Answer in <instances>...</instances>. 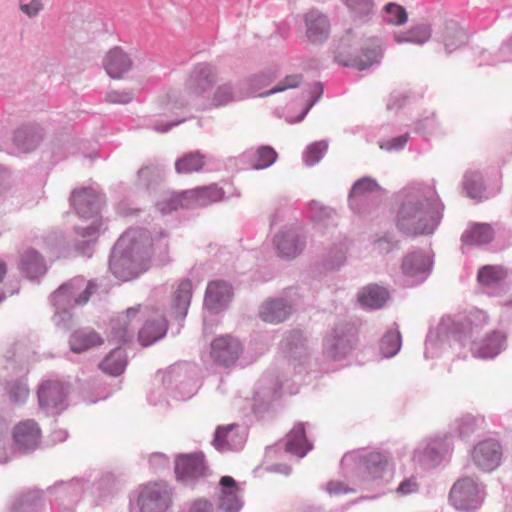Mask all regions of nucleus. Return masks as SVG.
Returning <instances> with one entry per match:
<instances>
[{
    "label": "nucleus",
    "instance_id": "obj_1",
    "mask_svg": "<svg viewBox=\"0 0 512 512\" xmlns=\"http://www.w3.org/2000/svg\"><path fill=\"white\" fill-rule=\"evenodd\" d=\"M167 252L168 241L164 231L151 237L150 232L144 228H130L114 245L109 269L117 279L129 281L148 269L152 255L165 257Z\"/></svg>",
    "mask_w": 512,
    "mask_h": 512
},
{
    "label": "nucleus",
    "instance_id": "obj_2",
    "mask_svg": "<svg viewBox=\"0 0 512 512\" xmlns=\"http://www.w3.org/2000/svg\"><path fill=\"white\" fill-rule=\"evenodd\" d=\"M396 225L407 235H429L441 222L444 205L433 185L415 182L396 196Z\"/></svg>",
    "mask_w": 512,
    "mask_h": 512
},
{
    "label": "nucleus",
    "instance_id": "obj_3",
    "mask_svg": "<svg viewBox=\"0 0 512 512\" xmlns=\"http://www.w3.org/2000/svg\"><path fill=\"white\" fill-rule=\"evenodd\" d=\"M217 78L218 72L213 65L206 62L194 65L185 80L184 94L173 90L161 100L163 113H174L191 104L203 105Z\"/></svg>",
    "mask_w": 512,
    "mask_h": 512
},
{
    "label": "nucleus",
    "instance_id": "obj_4",
    "mask_svg": "<svg viewBox=\"0 0 512 512\" xmlns=\"http://www.w3.org/2000/svg\"><path fill=\"white\" fill-rule=\"evenodd\" d=\"M70 202L79 218L92 221L86 227H75L76 233L85 238L76 249L80 254L91 257L92 241L97 237L102 226L99 213L104 202L103 195L94 187H83L72 192Z\"/></svg>",
    "mask_w": 512,
    "mask_h": 512
},
{
    "label": "nucleus",
    "instance_id": "obj_5",
    "mask_svg": "<svg viewBox=\"0 0 512 512\" xmlns=\"http://www.w3.org/2000/svg\"><path fill=\"white\" fill-rule=\"evenodd\" d=\"M341 470L346 478L355 479L360 484L380 486L392 477L388 457L381 452L346 453L341 460Z\"/></svg>",
    "mask_w": 512,
    "mask_h": 512
},
{
    "label": "nucleus",
    "instance_id": "obj_6",
    "mask_svg": "<svg viewBox=\"0 0 512 512\" xmlns=\"http://www.w3.org/2000/svg\"><path fill=\"white\" fill-rule=\"evenodd\" d=\"M95 285L83 277H75L62 284L52 295L51 302L55 308L53 316L54 324L67 330L72 325L73 308L88 302Z\"/></svg>",
    "mask_w": 512,
    "mask_h": 512
},
{
    "label": "nucleus",
    "instance_id": "obj_7",
    "mask_svg": "<svg viewBox=\"0 0 512 512\" xmlns=\"http://www.w3.org/2000/svg\"><path fill=\"white\" fill-rule=\"evenodd\" d=\"M174 489L163 480L140 485L133 493L131 502L139 512H167L173 505Z\"/></svg>",
    "mask_w": 512,
    "mask_h": 512
},
{
    "label": "nucleus",
    "instance_id": "obj_8",
    "mask_svg": "<svg viewBox=\"0 0 512 512\" xmlns=\"http://www.w3.org/2000/svg\"><path fill=\"white\" fill-rule=\"evenodd\" d=\"M454 450L451 433L435 434L423 438L413 450L412 459L423 467L434 468L448 460Z\"/></svg>",
    "mask_w": 512,
    "mask_h": 512
},
{
    "label": "nucleus",
    "instance_id": "obj_9",
    "mask_svg": "<svg viewBox=\"0 0 512 512\" xmlns=\"http://www.w3.org/2000/svg\"><path fill=\"white\" fill-rule=\"evenodd\" d=\"M464 323L451 316H443L436 328L431 329L425 342L424 356L426 359L437 358L449 345L451 339L462 340Z\"/></svg>",
    "mask_w": 512,
    "mask_h": 512
},
{
    "label": "nucleus",
    "instance_id": "obj_10",
    "mask_svg": "<svg viewBox=\"0 0 512 512\" xmlns=\"http://www.w3.org/2000/svg\"><path fill=\"white\" fill-rule=\"evenodd\" d=\"M485 496V486L474 478L466 476L453 484L449 501L459 511L475 512L482 506Z\"/></svg>",
    "mask_w": 512,
    "mask_h": 512
},
{
    "label": "nucleus",
    "instance_id": "obj_11",
    "mask_svg": "<svg viewBox=\"0 0 512 512\" xmlns=\"http://www.w3.org/2000/svg\"><path fill=\"white\" fill-rule=\"evenodd\" d=\"M197 372L198 369L193 364L174 365L164 374L163 384L166 389L171 390L175 399H190L198 389Z\"/></svg>",
    "mask_w": 512,
    "mask_h": 512
},
{
    "label": "nucleus",
    "instance_id": "obj_12",
    "mask_svg": "<svg viewBox=\"0 0 512 512\" xmlns=\"http://www.w3.org/2000/svg\"><path fill=\"white\" fill-rule=\"evenodd\" d=\"M348 41V36L341 40L339 51L335 56V60L340 65L354 67L358 70H365L380 62L383 55L380 39H368L361 48V53L359 55H352L345 50Z\"/></svg>",
    "mask_w": 512,
    "mask_h": 512
},
{
    "label": "nucleus",
    "instance_id": "obj_13",
    "mask_svg": "<svg viewBox=\"0 0 512 512\" xmlns=\"http://www.w3.org/2000/svg\"><path fill=\"white\" fill-rule=\"evenodd\" d=\"M86 480L73 478L69 481L56 482L48 488L52 512L74 511V506L85 494Z\"/></svg>",
    "mask_w": 512,
    "mask_h": 512
},
{
    "label": "nucleus",
    "instance_id": "obj_14",
    "mask_svg": "<svg viewBox=\"0 0 512 512\" xmlns=\"http://www.w3.org/2000/svg\"><path fill=\"white\" fill-rule=\"evenodd\" d=\"M70 385L57 379L42 381L37 390L40 410L47 415H58L68 407Z\"/></svg>",
    "mask_w": 512,
    "mask_h": 512
},
{
    "label": "nucleus",
    "instance_id": "obj_15",
    "mask_svg": "<svg viewBox=\"0 0 512 512\" xmlns=\"http://www.w3.org/2000/svg\"><path fill=\"white\" fill-rule=\"evenodd\" d=\"M357 329L349 322L336 324L325 337L323 347L325 354L334 360L345 358L356 346Z\"/></svg>",
    "mask_w": 512,
    "mask_h": 512
},
{
    "label": "nucleus",
    "instance_id": "obj_16",
    "mask_svg": "<svg viewBox=\"0 0 512 512\" xmlns=\"http://www.w3.org/2000/svg\"><path fill=\"white\" fill-rule=\"evenodd\" d=\"M502 456V445L494 438L479 441L470 452L472 463L477 469L486 473H490L500 466Z\"/></svg>",
    "mask_w": 512,
    "mask_h": 512
},
{
    "label": "nucleus",
    "instance_id": "obj_17",
    "mask_svg": "<svg viewBox=\"0 0 512 512\" xmlns=\"http://www.w3.org/2000/svg\"><path fill=\"white\" fill-rule=\"evenodd\" d=\"M207 467L202 453L178 455L175 459L177 480L189 485L206 476Z\"/></svg>",
    "mask_w": 512,
    "mask_h": 512
},
{
    "label": "nucleus",
    "instance_id": "obj_18",
    "mask_svg": "<svg viewBox=\"0 0 512 512\" xmlns=\"http://www.w3.org/2000/svg\"><path fill=\"white\" fill-rule=\"evenodd\" d=\"M218 509L222 512H240L244 506L243 489L231 476H223L217 492Z\"/></svg>",
    "mask_w": 512,
    "mask_h": 512
},
{
    "label": "nucleus",
    "instance_id": "obj_19",
    "mask_svg": "<svg viewBox=\"0 0 512 512\" xmlns=\"http://www.w3.org/2000/svg\"><path fill=\"white\" fill-rule=\"evenodd\" d=\"M247 440L246 429L238 424L218 426L215 430L212 445L217 451H239Z\"/></svg>",
    "mask_w": 512,
    "mask_h": 512
},
{
    "label": "nucleus",
    "instance_id": "obj_20",
    "mask_svg": "<svg viewBox=\"0 0 512 512\" xmlns=\"http://www.w3.org/2000/svg\"><path fill=\"white\" fill-rule=\"evenodd\" d=\"M138 314L139 308L131 307L125 313L112 318L110 321L109 339L117 343L130 341L134 337L135 330L140 321Z\"/></svg>",
    "mask_w": 512,
    "mask_h": 512
},
{
    "label": "nucleus",
    "instance_id": "obj_21",
    "mask_svg": "<svg viewBox=\"0 0 512 512\" xmlns=\"http://www.w3.org/2000/svg\"><path fill=\"white\" fill-rule=\"evenodd\" d=\"M243 352L239 339L226 335L215 338L211 343V357L219 365L230 367Z\"/></svg>",
    "mask_w": 512,
    "mask_h": 512
},
{
    "label": "nucleus",
    "instance_id": "obj_22",
    "mask_svg": "<svg viewBox=\"0 0 512 512\" xmlns=\"http://www.w3.org/2000/svg\"><path fill=\"white\" fill-rule=\"evenodd\" d=\"M508 271L501 265H484L479 268L477 282L482 291L490 296H497L504 290Z\"/></svg>",
    "mask_w": 512,
    "mask_h": 512
},
{
    "label": "nucleus",
    "instance_id": "obj_23",
    "mask_svg": "<svg viewBox=\"0 0 512 512\" xmlns=\"http://www.w3.org/2000/svg\"><path fill=\"white\" fill-rule=\"evenodd\" d=\"M276 448H283L286 453L303 458L312 450L313 445L306 438L304 424L298 423L290 430L282 442L278 443L275 447H268L267 453L275 451Z\"/></svg>",
    "mask_w": 512,
    "mask_h": 512
},
{
    "label": "nucleus",
    "instance_id": "obj_24",
    "mask_svg": "<svg viewBox=\"0 0 512 512\" xmlns=\"http://www.w3.org/2000/svg\"><path fill=\"white\" fill-rule=\"evenodd\" d=\"M506 334L501 330H493L471 344V353L476 358L493 359L506 349Z\"/></svg>",
    "mask_w": 512,
    "mask_h": 512
},
{
    "label": "nucleus",
    "instance_id": "obj_25",
    "mask_svg": "<svg viewBox=\"0 0 512 512\" xmlns=\"http://www.w3.org/2000/svg\"><path fill=\"white\" fill-rule=\"evenodd\" d=\"M18 361L21 362L22 357L18 354H14L13 359L10 361V365L13 370H17L15 374L19 377L7 381L5 385V391L11 402L15 404H24L30 394L28 383L25 378L29 369L25 364H20L19 368H17L16 364Z\"/></svg>",
    "mask_w": 512,
    "mask_h": 512
},
{
    "label": "nucleus",
    "instance_id": "obj_26",
    "mask_svg": "<svg viewBox=\"0 0 512 512\" xmlns=\"http://www.w3.org/2000/svg\"><path fill=\"white\" fill-rule=\"evenodd\" d=\"M41 430L32 419L19 422L13 429V439L17 450L29 453L38 448Z\"/></svg>",
    "mask_w": 512,
    "mask_h": 512
},
{
    "label": "nucleus",
    "instance_id": "obj_27",
    "mask_svg": "<svg viewBox=\"0 0 512 512\" xmlns=\"http://www.w3.org/2000/svg\"><path fill=\"white\" fill-rule=\"evenodd\" d=\"M273 244L279 256L294 258L303 250L305 240L297 228L284 227L274 236Z\"/></svg>",
    "mask_w": 512,
    "mask_h": 512
},
{
    "label": "nucleus",
    "instance_id": "obj_28",
    "mask_svg": "<svg viewBox=\"0 0 512 512\" xmlns=\"http://www.w3.org/2000/svg\"><path fill=\"white\" fill-rule=\"evenodd\" d=\"M432 257L423 250H416L407 254L402 262L403 275L416 278V283L424 281L432 269Z\"/></svg>",
    "mask_w": 512,
    "mask_h": 512
},
{
    "label": "nucleus",
    "instance_id": "obj_29",
    "mask_svg": "<svg viewBox=\"0 0 512 512\" xmlns=\"http://www.w3.org/2000/svg\"><path fill=\"white\" fill-rule=\"evenodd\" d=\"M377 181L371 177H363L357 180L349 193L348 201L350 208L358 214L367 212L366 204L371 194L380 191Z\"/></svg>",
    "mask_w": 512,
    "mask_h": 512
},
{
    "label": "nucleus",
    "instance_id": "obj_30",
    "mask_svg": "<svg viewBox=\"0 0 512 512\" xmlns=\"http://www.w3.org/2000/svg\"><path fill=\"white\" fill-rule=\"evenodd\" d=\"M231 298L232 287L227 282L212 281L206 288L204 306L212 313H219L228 306Z\"/></svg>",
    "mask_w": 512,
    "mask_h": 512
},
{
    "label": "nucleus",
    "instance_id": "obj_31",
    "mask_svg": "<svg viewBox=\"0 0 512 512\" xmlns=\"http://www.w3.org/2000/svg\"><path fill=\"white\" fill-rule=\"evenodd\" d=\"M293 312V305L283 297L267 299L259 308V317L270 324L284 322Z\"/></svg>",
    "mask_w": 512,
    "mask_h": 512
},
{
    "label": "nucleus",
    "instance_id": "obj_32",
    "mask_svg": "<svg viewBox=\"0 0 512 512\" xmlns=\"http://www.w3.org/2000/svg\"><path fill=\"white\" fill-rule=\"evenodd\" d=\"M102 65L111 78L122 79L132 69L133 62L121 47H113L106 53Z\"/></svg>",
    "mask_w": 512,
    "mask_h": 512
},
{
    "label": "nucleus",
    "instance_id": "obj_33",
    "mask_svg": "<svg viewBox=\"0 0 512 512\" xmlns=\"http://www.w3.org/2000/svg\"><path fill=\"white\" fill-rule=\"evenodd\" d=\"M223 196L224 191L216 184L197 187L183 192L186 208L205 207L220 201Z\"/></svg>",
    "mask_w": 512,
    "mask_h": 512
},
{
    "label": "nucleus",
    "instance_id": "obj_34",
    "mask_svg": "<svg viewBox=\"0 0 512 512\" xmlns=\"http://www.w3.org/2000/svg\"><path fill=\"white\" fill-rule=\"evenodd\" d=\"M167 321L162 314L155 312L148 317L138 332V340L142 346H149L162 339L167 332Z\"/></svg>",
    "mask_w": 512,
    "mask_h": 512
},
{
    "label": "nucleus",
    "instance_id": "obj_35",
    "mask_svg": "<svg viewBox=\"0 0 512 512\" xmlns=\"http://www.w3.org/2000/svg\"><path fill=\"white\" fill-rule=\"evenodd\" d=\"M306 34L313 43H321L327 39L330 23L326 15L318 10H310L305 16Z\"/></svg>",
    "mask_w": 512,
    "mask_h": 512
},
{
    "label": "nucleus",
    "instance_id": "obj_36",
    "mask_svg": "<svg viewBox=\"0 0 512 512\" xmlns=\"http://www.w3.org/2000/svg\"><path fill=\"white\" fill-rule=\"evenodd\" d=\"M118 488L116 477L110 473H103L91 485L86 481L85 494L90 496L96 503L104 501L112 496Z\"/></svg>",
    "mask_w": 512,
    "mask_h": 512
},
{
    "label": "nucleus",
    "instance_id": "obj_37",
    "mask_svg": "<svg viewBox=\"0 0 512 512\" xmlns=\"http://www.w3.org/2000/svg\"><path fill=\"white\" fill-rule=\"evenodd\" d=\"M9 512H44L42 493L32 489L17 494L11 501Z\"/></svg>",
    "mask_w": 512,
    "mask_h": 512
},
{
    "label": "nucleus",
    "instance_id": "obj_38",
    "mask_svg": "<svg viewBox=\"0 0 512 512\" xmlns=\"http://www.w3.org/2000/svg\"><path fill=\"white\" fill-rule=\"evenodd\" d=\"M349 240L343 235H339L336 242L332 244L323 257V267L327 271H337L344 266L349 249Z\"/></svg>",
    "mask_w": 512,
    "mask_h": 512
},
{
    "label": "nucleus",
    "instance_id": "obj_39",
    "mask_svg": "<svg viewBox=\"0 0 512 512\" xmlns=\"http://www.w3.org/2000/svg\"><path fill=\"white\" fill-rule=\"evenodd\" d=\"M192 297V283L184 279L178 284L172 298L171 316L175 319H184L187 315Z\"/></svg>",
    "mask_w": 512,
    "mask_h": 512
},
{
    "label": "nucleus",
    "instance_id": "obj_40",
    "mask_svg": "<svg viewBox=\"0 0 512 512\" xmlns=\"http://www.w3.org/2000/svg\"><path fill=\"white\" fill-rule=\"evenodd\" d=\"M42 129L36 125L23 126L15 131L14 144L22 152L34 150L42 141Z\"/></svg>",
    "mask_w": 512,
    "mask_h": 512
},
{
    "label": "nucleus",
    "instance_id": "obj_41",
    "mask_svg": "<svg viewBox=\"0 0 512 512\" xmlns=\"http://www.w3.org/2000/svg\"><path fill=\"white\" fill-rule=\"evenodd\" d=\"M283 352L294 360L304 359L307 355L306 339L300 330L290 331L281 341Z\"/></svg>",
    "mask_w": 512,
    "mask_h": 512
},
{
    "label": "nucleus",
    "instance_id": "obj_42",
    "mask_svg": "<svg viewBox=\"0 0 512 512\" xmlns=\"http://www.w3.org/2000/svg\"><path fill=\"white\" fill-rule=\"evenodd\" d=\"M21 270L30 280L43 276L47 267L44 258L34 249H28L21 257Z\"/></svg>",
    "mask_w": 512,
    "mask_h": 512
},
{
    "label": "nucleus",
    "instance_id": "obj_43",
    "mask_svg": "<svg viewBox=\"0 0 512 512\" xmlns=\"http://www.w3.org/2000/svg\"><path fill=\"white\" fill-rule=\"evenodd\" d=\"M71 350L80 353L92 347L101 345L103 339L101 336L90 328H82L72 333L70 337Z\"/></svg>",
    "mask_w": 512,
    "mask_h": 512
},
{
    "label": "nucleus",
    "instance_id": "obj_44",
    "mask_svg": "<svg viewBox=\"0 0 512 512\" xmlns=\"http://www.w3.org/2000/svg\"><path fill=\"white\" fill-rule=\"evenodd\" d=\"M389 298L387 289L378 285H369L358 294V300L367 309L376 310L382 308Z\"/></svg>",
    "mask_w": 512,
    "mask_h": 512
},
{
    "label": "nucleus",
    "instance_id": "obj_45",
    "mask_svg": "<svg viewBox=\"0 0 512 512\" xmlns=\"http://www.w3.org/2000/svg\"><path fill=\"white\" fill-rule=\"evenodd\" d=\"M467 41L468 34L462 27L453 21L446 24L443 33V43L447 54L462 47Z\"/></svg>",
    "mask_w": 512,
    "mask_h": 512
},
{
    "label": "nucleus",
    "instance_id": "obj_46",
    "mask_svg": "<svg viewBox=\"0 0 512 512\" xmlns=\"http://www.w3.org/2000/svg\"><path fill=\"white\" fill-rule=\"evenodd\" d=\"M245 95L231 83L219 85L212 96L209 98V105L212 107H222L230 103L240 101Z\"/></svg>",
    "mask_w": 512,
    "mask_h": 512
},
{
    "label": "nucleus",
    "instance_id": "obj_47",
    "mask_svg": "<svg viewBox=\"0 0 512 512\" xmlns=\"http://www.w3.org/2000/svg\"><path fill=\"white\" fill-rule=\"evenodd\" d=\"M493 236V229L490 225L474 224L463 233L461 239L464 245L482 246L488 244Z\"/></svg>",
    "mask_w": 512,
    "mask_h": 512
},
{
    "label": "nucleus",
    "instance_id": "obj_48",
    "mask_svg": "<svg viewBox=\"0 0 512 512\" xmlns=\"http://www.w3.org/2000/svg\"><path fill=\"white\" fill-rule=\"evenodd\" d=\"M127 365V355L121 347L112 350L100 363V369L112 376L122 374Z\"/></svg>",
    "mask_w": 512,
    "mask_h": 512
},
{
    "label": "nucleus",
    "instance_id": "obj_49",
    "mask_svg": "<svg viewBox=\"0 0 512 512\" xmlns=\"http://www.w3.org/2000/svg\"><path fill=\"white\" fill-rule=\"evenodd\" d=\"M401 345V334L398 326L394 323L381 338L379 350L384 358H391L400 351Z\"/></svg>",
    "mask_w": 512,
    "mask_h": 512
},
{
    "label": "nucleus",
    "instance_id": "obj_50",
    "mask_svg": "<svg viewBox=\"0 0 512 512\" xmlns=\"http://www.w3.org/2000/svg\"><path fill=\"white\" fill-rule=\"evenodd\" d=\"M463 186L467 195L472 199L481 201L489 197L484 186L483 176L478 171H467L464 175Z\"/></svg>",
    "mask_w": 512,
    "mask_h": 512
},
{
    "label": "nucleus",
    "instance_id": "obj_51",
    "mask_svg": "<svg viewBox=\"0 0 512 512\" xmlns=\"http://www.w3.org/2000/svg\"><path fill=\"white\" fill-rule=\"evenodd\" d=\"M431 37V29L427 24H420L414 26L406 32L394 34V40L398 44L411 43L415 45H422Z\"/></svg>",
    "mask_w": 512,
    "mask_h": 512
},
{
    "label": "nucleus",
    "instance_id": "obj_52",
    "mask_svg": "<svg viewBox=\"0 0 512 512\" xmlns=\"http://www.w3.org/2000/svg\"><path fill=\"white\" fill-rule=\"evenodd\" d=\"M205 156L199 151L184 154L175 162V170L178 174H190L199 172L205 164Z\"/></svg>",
    "mask_w": 512,
    "mask_h": 512
},
{
    "label": "nucleus",
    "instance_id": "obj_53",
    "mask_svg": "<svg viewBox=\"0 0 512 512\" xmlns=\"http://www.w3.org/2000/svg\"><path fill=\"white\" fill-rule=\"evenodd\" d=\"M345 4L355 20L365 22L374 13L373 0H345Z\"/></svg>",
    "mask_w": 512,
    "mask_h": 512
},
{
    "label": "nucleus",
    "instance_id": "obj_54",
    "mask_svg": "<svg viewBox=\"0 0 512 512\" xmlns=\"http://www.w3.org/2000/svg\"><path fill=\"white\" fill-rule=\"evenodd\" d=\"M277 159L276 151L270 146L259 147L251 157V166L255 170L270 167Z\"/></svg>",
    "mask_w": 512,
    "mask_h": 512
},
{
    "label": "nucleus",
    "instance_id": "obj_55",
    "mask_svg": "<svg viewBox=\"0 0 512 512\" xmlns=\"http://www.w3.org/2000/svg\"><path fill=\"white\" fill-rule=\"evenodd\" d=\"M476 427V418L473 415L467 414L454 421L449 433H451L453 437L454 434H457L460 438H468L474 433Z\"/></svg>",
    "mask_w": 512,
    "mask_h": 512
},
{
    "label": "nucleus",
    "instance_id": "obj_56",
    "mask_svg": "<svg viewBox=\"0 0 512 512\" xmlns=\"http://www.w3.org/2000/svg\"><path fill=\"white\" fill-rule=\"evenodd\" d=\"M307 216L317 225L329 226L333 224L331 210L317 201H311L307 208Z\"/></svg>",
    "mask_w": 512,
    "mask_h": 512
},
{
    "label": "nucleus",
    "instance_id": "obj_57",
    "mask_svg": "<svg viewBox=\"0 0 512 512\" xmlns=\"http://www.w3.org/2000/svg\"><path fill=\"white\" fill-rule=\"evenodd\" d=\"M383 20L392 25H402L407 22L406 10L399 4L388 3L383 8Z\"/></svg>",
    "mask_w": 512,
    "mask_h": 512
},
{
    "label": "nucleus",
    "instance_id": "obj_58",
    "mask_svg": "<svg viewBox=\"0 0 512 512\" xmlns=\"http://www.w3.org/2000/svg\"><path fill=\"white\" fill-rule=\"evenodd\" d=\"M328 149V143L324 140L314 142L307 146L303 152V161L307 166H314L324 156Z\"/></svg>",
    "mask_w": 512,
    "mask_h": 512
},
{
    "label": "nucleus",
    "instance_id": "obj_59",
    "mask_svg": "<svg viewBox=\"0 0 512 512\" xmlns=\"http://www.w3.org/2000/svg\"><path fill=\"white\" fill-rule=\"evenodd\" d=\"M265 379H262L260 382L259 387L257 388L255 392V401H265L270 402L274 398L278 397L280 395V391L282 389L286 390L289 394H294L297 392V390H291L288 388H284L283 386L278 385V383H273L269 386H264L263 382Z\"/></svg>",
    "mask_w": 512,
    "mask_h": 512
},
{
    "label": "nucleus",
    "instance_id": "obj_60",
    "mask_svg": "<svg viewBox=\"0 0 512 512\" xmlns=\"http://www.w3.org/2000/svg\"><path fill=\"white\" fill-rule=\"evenodd\" d=\"M279 75V68L272 66L253 75L250 79L251 88L256 91L270 85Z\"/></svg>",
    "mask_w": 512,
    "mask_h": 512
},
{
    "label": "nucleus",
    "instance_id": "obj_61",
    "mask_svg": "<svg viewBox=\"0 0 512 512\" xmlns=\"http://www.w3.org/2000/svg\"><path fill=\"white\" fill-rule=\"evenodd\" d=\"M464 320L468 328L467 333L472 334L474 330L481 329L488 324L489 316L486 311L473 308L467 313Z\"/></svg>",
    "mask_w": 512,
    "mask_h": 512
},
{
    "label": "nucleus",
    "instance_id": "obj_62",
    "mask_svg": "<svg viewBox=\"0 0 512 512\" xmlns=\"http://www.w3.org/2000/svg\"><path fill=\"white\" fill-rule=\"evenodd\" d=\"M157 209L162 214H168L179 207L186 208V200L183 198V192L181 194L168 193L162 200L156 203Z\"/></svg>",
    "mask_w": 512,
    "mask_h": 512
},
{
    "label": "nucleus",
    "instance_id": "obj_63",
    "mask_svg": "<svg viewBox=\"0 0 512 512\" xmlns=\"http://www.w3.org/2000/svg\"><path fill=\"white\" fill-rule=\"evenodd\" d=\"M303 82L302 74H291L285 76L281 81H279L272 89L260 93V97H267L279 92H283L287 89H294L299 87V85Z\"/></svg>",
    "mask_w": 512,
    "mask_h": 512
},
{
    "label": "nucleus",
    "instance_id": "obj_64",
    "mask_svg": "<svg viewBox=\"0 0 512 512\" xmlns=\"http://www.w3.org/2000/svg\"><path fill=\"white\" fill-rule=\"evenodd\" d=\"M161 179L159 170L153 166H146L138 171V184L149 189Z\"/></svg>",
    "mask_w": 512,
    "mask_h": 512
}]
</instances>
